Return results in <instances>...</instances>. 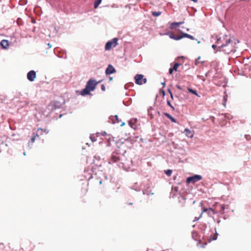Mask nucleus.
Listing matches in <instances>:
<instances>
[{
  "label": "nucleus",
  "mask_w": 251,
  "mask_h": 251,
  "mask_svg": "<svg viewBox=\"0 0 251 251\" xmlns=\"http://www.w3.org/2000/svg\"><path fill=\"white\" fill-rule=\"evenodd\" d=\"M143 194L144 195L146 194L148 195H149L150 194L153 195V193L151 192V191L147 188V189L145 190H143Z\"/></svg>",
  "instance_id": "19"
},
{
  "label": "nucleus",
  "mask_w": 251,
  "mask_h": 251,
  "mask_svg": "<svg viewBox=\"0 0 251 251\" xmlns=\"http://www.w3.org/2000/svg\"><path fill=\"white\" fill-rule=\"evenodd\" d=\"M101 89L102 91H104L105 90V87L104 84H102L101 86Z\"/></svg>",
  "instance_id": "36"
},
{
  "label": "nucleus",
  "mask_w": 251,
  "mask_h": 251,
  "mask_svg": "<svg viewBox=\"0 0 251 251\" xmlns=\"http://www.w3.org/2000/svg\"><path fill=\"white\" fill-rule=\"evenodd\" d=\"M212 48L214 50H215L216 49H217V46L216 45H215V44H213V45H212Z\"/></svg>",
  "instance_id": "39"
},
{
  "label": "nucleus",
  "mask_w": 251,
  "mask_h": 251,
  "mask_svg": "<svg viewBox=\"0 0 251 251\" xmlns=\"http://www.w3.org/2000/svg\"><path fill=\"white\" fill-rule=\"evenodd\" d=\"M102 0H96L94 2V7L97 8L99 4L100 3Z\"/></svg>",
  "instance_id": "23"
},
{
  "label": "nucleus",
  "mask_w": 251,
  "mask_h": 251,
  "mask_svg": "<svg viewBox=\"0 0 251 251\" xmlns=\"http://www.w3.org/2000/svg\"><path fill=\"white\" fill-rule=\"evenodd\" d=\"M202 179V176L201 175H195L192 176L187 177V182L189 183L191 182L195 183Z\"/></svg>",
  "instance_id": "4"
},
{
  "label": "nucleus",
  "mask_w": 251,
  "mask_h": 251,
  "mask_svg": "<svg viewBox=\"0 0 251 251\" xmlns=\"http://www.w3.org/2000/svg\"><path fill=\"white\" fill-rule=\"evenodd\" d=\"M164 115L168 119H169L172 122L175 123H176V120L174 117H173L170 114L168 113H164Z\"/></svg>",
  "instance_id": "15"
},
{
  "label": "nucleus",
  "mask_w": 251,
  "mask_h": 251,
  "mask_svg": "<svg viewBox=\"0 0 251 251\" xmlns=\"http://www.w3.org/2000/svg\"><path fill=\"white\" fill-rule=\"evenodd\" d=\"M170 96H171V99L173 100H174V96H173V94H171L170 95Z\"/></svg>",
  "instance_id": "45"
},
{
  "label": "nucleus",
  "mask_w": 251,
  "mask_h": 251,
  "mask_svg": "<svg viewBox=\"0 0 251 251\" xmlns=\"http://www.w3.org/2000/svg\"><path fill=\"white\" fill-rule=\"evenodd\" d=\"M131 189L135 190L136 191H140L141 190L140 185H139L138 183H135L131 187Z\"/></svg>",
  "instance_id": "13"
},
{
  "label": "nucleus",
  "mask_w": 251,
  "mask_h": 251,
  "mask_svg": "<svg viewBox=\"0 0 251 251\" xmlns=\"http://www.w3.org/2000/svg\"><path fill=\"white\" fill-rule=\"evenodd\" d=\"M160 35H169V37L171 39H173V38L174 37V36L175 35L173 34L171 32H166V33H163V34H161L160 33Z\"/></svg>",
  "instance_id": "22"
},
{
  "label": "nucleus",
  "mask_w": 251,
  "mask_h": 251,
  "mask_svg": "<svg viewBox=\"0 0 251 251\" xmlns=\"http://www.w3.org/2000/svg\"><path fill=\"white\" fill-rule=\"evenodd\" d=\"M101 183H102V182H101V181L100 180V184H101Z\"/></svg>",
  "instance_id": "56"
},
{
  "label": "nucleus",
  "mask_w": 251,
  "mask_h": 251,
  "mask_svg": "<svg viewBox=\"0 0 251 251\" xmlns=\"http://www.w3.org/2000/svg\"><path fill=\"white\" fill-rule=\"evenodd\" d=\"M23 154H24V155H25V152H24Z\"/></svg>",
  "instance_id": "55"
},
{
  "label": "nucleus",
  "mask_w": 251,
  "mask_h": 251,
  "mask_svg": "<svg viewBox=\"0 0 251 251\" xmlns=\"http://www.w3.org/2000/svg\"><path fill=\"white\" fill-rule=\"evenodd\" d=\"M90 90L85 86L84 89H83L81 92V95L82 96H85L90 94Z\"/></svg>",
  "instance_id": "14"
},
{
  "label": "nucleus",
  "mask_w": 251,
  "mask_h": 251,
  "mask_svg": "<svg viewBox=\"0 0 251 251\" xmlns=\"http://www.w3.org/2000/svg\"><path fill=\"white\" fill-rule=\"evenodd\" d=\"M129 205H132V203L130 202L129 203Z\"/></svg>",
  "instance_id": "54"
},
{
  "label": "nucleus",
  "mask_w": 251,
  "mask_h": 251,
  "mask_svg": "<svg viewBox=\"0 0 251 251\" xmlns=\"http://www.w3.org/2000/svg\"><path fill=\"white\" fill-rule=\"evenodd\" d=\"M207 214L209 216H211L212 215L215 214L214 210L211 208V211H208Z\"/></svg>",
  "instance_id": "28"
},
{
  "label": "nucleus",
  "mask_w": 251,
  "mask_h": 251,
  "mask_svg": "<svg viewBox=\"0 0 251 251\" xmlns=\"http://www.w3.org/2000/svg\"><path fill=\"white\" fill-rule=\"evenodd\" d=\"M161 14L160 12H152V16H159Z\"/></svg>",
  "instance_id": "35"
},
{
  "label": "nucleus",
  "mask_w": 251,
  "mask_h": 251,
  "mask_svg": "<svg viewBox=\"0 0 251 251\" xmlns=\"http://www.w3.org/2000/svg\"><path fill=\"white\" fill-rule=\"evenodd\" d=\"M220 222H221V221H220V220H218V221H217V223H218V224H219V223H220Z\"/></svg>",
  "instance_id": "50"
},
{
  "label": "nucleus",
  "mask_w": 251,
  "mask_h": 251,
  "mask_svg": "<svg viewBox=\"0 0 251 251\" xmlns=\"http://www.w3.org/2000/svg\"><path fill=\"white\" fill-rule=\"evenodd\" d=\"M188 91L190 92V93H191L192 94L196 95V96H197L198 97H200L201 96L198 94V93L197 92V91L193 89H191L190 88H188L187 89Z\"/></svg>",
  "instance_id": "18"
},
{
  "label": "nucleus",
  "mask_w": 251,
  "mask_h": 251,
  "mask_svg": "<svg viewBox=\"0 0 251 251\" xmlns=\"http://www.w3.org/2000/svg\"><path fill=\"white\" fill-rule=\"evenodd\" d=\"M100 81H96V80L92 79H90L87 82L86 86L88 87V88L91 91H94L97 84L100 83Z\"/></svg>",
  "instance_id": "3"
},
{
  "label": "nucleus",
  "mask_w": 251,
  "mask_h": 251,
  "mask_svg": "<svg viewBox=\"0 0 251 251\" xmlns=\"http://www.w3.org/2000/svg\"><path fill=\"white\" fill-rule=\"evenodd\" d=\"M44 132H45L46 134H48L49 133V130L47 129H45L44 130Z\"/></svg>",
  "instance_id": "41"
},
{
  "label": "nucleus",
  "mask_w": 251,
  "mask_h": 251,
  "mask_svg": "<svg viewBox=\"0 0 251 251\" xmlns=\"http://www.w3.org/2000/svg\"><path fill=\"white\" fill-rule=\"evenodd\" d=\"M184 23V22H174L171 24L170 28L171 29H176L179 25Z\"/></svg>",
  "instance_id": "9"
},
{
  "label": "nucleus",
  "mask_w": 251,
  "mask_h": 251,
  "mask_svg": "<svg viewBox=\"0 0 251 251\" xmlns=\"http://www.w3.org/2000/svg\"><path fill=\"white\" fill-rule=\"evenodd\" d=\"M180 65L179 63H175L173 67H171L169 70L170 74H172L174 71H177L178 67Z\"/></svg>",
  "instance_id": "8"
},
{
  "label": "nucleus",
  "mask_w": 251,
  "mask_h": 251,
  "mask_svg": "<svg viewBox=\"0 0 251 251\" xmlns=\"http://www.w3.org/2000/svg\"><path fill=\"white\" fill-rule=\"evenodd\" d=\"M185 131L186 133V135L187 136L190 137H192L193 136V134H192L191 130H190L189 129L185 128Z\"/></svg>",
  "instance_id": "21"
},
{
  "label": "nucleus",
  "mask_w": 251,
  "mask_h": 251,
  "mask_svg": "<svg viewBox=\"0 0 251 251\" xmlns=\"http://www.w3.org/2000/svg\"><path fill=\"white\" fill-rule=\"evenodd\" d=\"M226 98L224 97V101H223V104L225 106L226 105Z\"/></svg>",
  "instance_id": "37"
},
{
  "label": "nucleus",
  "mask_w": 251,
  "mask_h": 251,
  "mask_svg": "<svg viewBox=\"0 0 251 251\" xmlns=\"http://www.w3.org/2000/svg\"><path fill=\"white\" fill-rule=\"evenodd\" d=\"M43 132V129L41 128H38L37 130V133L35 134H38V136L39 135H42Z\"/></svg>",
  "instance_id": "25"
},
{
  "label": "nucleus",
  "mask_w": 251,
  "mask_h": 251,
  "mask_svg": "<svg viewBox=\"0 0 251 251\" xmlns=\"http://www.w3.org/2000/svg\"><path fill=\"white\" fill-rule=\"evenodd\" d=\"M64 58H65V59H66V58H67V55H65V56L64 57Z\"/></svg>",
  "instance_id": "52"
},
{
  "label": "nucleus",
  "mask_w": 251,
  "mask_h": 251,
  "mask_svg": "<svg viewBox=\"0 0 251 251\" xmlns=\"http://www.w3.org/2000/svg\"><path fill=\"white\" fill-rule=\"evenodd\" d=\"M218 48V49L217 50V52L223 51L226 54L235 51L234 46L230 38L226 41L225 44H223L221 46H219Z\"/></svg>",
  "instance_id": "1"
},
{
  "label": "nucleus",
  "mask_w": 251,
  "mask_h": 251,
  "mask_svg": "<svg viewBox=\"0 0 251 251\" xmlns=\"http://www.w3.org/2000/svg\"><path fill=\"white\" fill-rule=\"evenodd\" d=\"M168 92H169L170 95H171V94H173L171 90L170 89H168Z\"/></svg>",
  "instance_id": "42"
},
{
  "label": "nucleus",
  "mask_w": 251,
  "mask_h": 251,
  "mask_svg": "<svg viewBox=\"0 0 251 251\" xmlns=\"http://www.w3.org/2000/svg\"><path fill=\"white\" fill-rule=\"evenodd\" d=\"M201 64H203V63H204V61H201Z\"/></svg>",
  "instance_id": "53"
},
{
  "label": "nucleus",
  "mask_w": 251,
  "mask_h": 251,
  "mask_svg": "<svg viewBox=\"0 0 251 251\" xmlns=\"http://www.w3.org/2000/svg\"><path fill=\"white\" fill-rule=\"evenodd\" d=\"M217 236H218V233L217 232H216V233L212 237V239H211V238H210V241H211V240H216L217 239Z\"/></svg>",
  "instance_id": "32"
},
{
  "label": "nucleus",
  "mask_w": 251,
  "mask_h": 251,
  "mask_svg": "<svg viewBox=\"0 0 251 251\" xmlns=\"http://www.w3.org/2000/svg\"><path fill=\"white\" fill-rule=\"evenodd\" d=\"M136 120H130L128 122V124L131 126V127L134 128H135V127H134V126H135L134 123L136 122Z\"/></svg>",
  "instance_id": "20"
},
{
  "label": "nucleus",
  "mask_w": 251,
  "mask_h": 251,
  "mask_svg": "<svg viewBox=\"0 0 251 251\" xmlns=\"http://www.w3.org/2000/svg\"><path fill=\"white\" fill-rule=\"evenodd\" d=\"M165 173L167 176H171L172 174V170L168 169L165 171Z\"/></svg>",
  "instance_id": "26"
},
{
  "label": "nucleus",
  "mask_w": 251,
  "mask_h": 251,
  "mask_svg": "<svg viewBox=\"0 0 251 251\" xmlns=\"http://www.w3.org/2000/svg\"><path fill=\"white\" fill-rule=\"evenodd\" d=\"M31 20H32V23H35V22L33 21V20L32 19H31Z\"/></svg>",
  "instance_id": "51"
},
{
  "label": "nucleus",
  "mask_w": 251,
  "mask_h": 251,
  "mask_svg": "<svg viewBox=\"0 0 251 251\" xmlns=\"http://www.w3.org/2000/svg\"><path fill=\"white\" fill-rule=\"evenodd\" d=\"M37 137H38V134H35V132H33L32 134V137H31L30 141L29 142L28 144L29 145L30 143L32 144L35 141V138Z\"/></svg>",
  "instance_id": "17"
},
{
  "label": "nucleus",
  "mask_w": 251,
  "mask_h": 251,
  "mask_svg": "<svg viewBox=\"0 0 251 251\" xmlns=\"http://www.w3.org/2000/svg\"><path fill=\"white\" fill-rule=\"evenodd\" d=\"M60 106L61 103L59 101H53L49 105V107H51L52 110L54 109V107L59 108Z\"/></svg>",
  "instance_id": "10"
},
{
  "label": "nucleus",
  "mask_w": 251,
  "mask_h": 251,
  "mask_svg": "<svg viewBox=\"0 0 251 251\" xmlns=\"http://www.w3.org/2000/svg\"><path fill=\"white\" fill-rule=\"evenodd\" d=\"M144 76L142 75H136L135 76V83L139 85H141L143 84L142 80H144V83H146L147 81L146 78H143Z\"/></svg>",
  "instance_id": "5"
},
{
  "label": "nucleus",
  "mask_w": 251,
  "mask_h": 251,
  "mask_svg": "<svg viewBox=\"0 0 251 251\" xmlns=\"http://www.w3.org/2000/svg\"><path fill=\"white\" fill-rule=\"evenodd\" d=\"M161 84L163 85V87H164L165 86V82H162Z\"/></svg>",
  "instance_id": "46"
},
{
  "label": "nucleus",
  "mask_w": 251,
  "mask_h": 251,
  "mask_svg": "<svg viewBox=\"0 0 251 251\" xmlns=\"http://www.w3.org/2000/svg\"><path fill=\"white\" fill-rule=\"evenodd\" d=\"M161 92H162L163 96H164L165 95V92L164 90H162Z\"/></svg>",
  "instance_id": "44"
},
{
  "label": "nucleus",
  "mask_w": 251,
  "mask_h": 251,
  "mask_svg": "<svg viewBox=\"0 0 251 251\" xmlns=\"http://www.w3.org/2000/svg\"><path fill=\"white\" fill-rule=\"evenodd\" d=\"M90 139L92 142L96 141V140L95 139V138L94 137L90 136Z\"/></svg>",
  "instance_id": "38"
},
{
  "label": "nucleus",
  "mask_w": 251,
  "mask_h": 251,
  "mask_svg": "<svg viewBox=\"0 0 251 251\" xmlns=\"http://www.w3.org/2000/svg\"><path fill=\"white\" fill-rule=\"evenodd\" d=\"M114 118L115 120H112V122L113 124L119 123L120 122L118 116L117 115H115Z\"/></svg>",
  "instance_id": "24"
},
{
  "label": "nucleus",
  "mask_w": 251,
  "mask_h": 251,
  "mask_svg": "<svg viewBox=\"0 0 251 251\" xmlns=\"http://www.w3.org/2000/svg\"><path fill=\"white\" fill-rule=\"evenodd\" d=\"M116 72V69L114 67L111 65L109 64L105 70V73L106 75H110L112 74L115 73Z\"/></svg>",
  "instance_id": "7"
},
{
  "label": "nucleus",
  "mask_w": 251,
  "mask_h": 251,
  "mask_svg": "<svg viewBox=\"0 0 251 251\" xmlns=\"http://www.w3.org/2000/svg\"><path fill=\"white\" fill-rule=\"evenodd\" d=\"M3 49H6L9 46V43L7 40H2L0 43Z\"/></svg>",
  "instance_id": "12"
},
{
  "label": "nucleus",
  "mask_w": 251,
  "mask_h": 251,
  "mask_svg": "<svg viewBox=\"0 0 251 251\" xmlns=\"http://www.w3.org/2000/svg\"><path fill=\"white\" fill-rule=\"evenodd\" d=\"M125 125V123L123 122L122 124L121 125V126H123Z\"/></svg>",
  "instance_id": "48"
},
{
  "label": "nucleus",
  "mask_w": 251,
  "mask_h": 251,
  "mask_svg": "<svg viewBox=\"0 0 251 251\" xmlns=\"http://www.w3.org/2000/svg\"><path fill=\"white\" fill-rule=\"evenodd\" d=\"M118 160H119V157L116 155L112 154L109 160V163L110 164L115 163L117 162Z\"/></svg>",
  "instance_id": "11"
},
{
  "label": "nucleus",
  "mask_w": 251,
  "mask_h": 251,
  "mask_svg": "<svg viewBox=\"0 0 251 251\" xmlns=\"http://www.w3.org/2000/svg\"><path fill=\"white\" fill-rule=\"evenodd\" d=\"M167 104H168V105H169L171 108H172L173 110H174V109H175L174 107H173V106L172 105V104H171V102H170V100H167Z\"/></svg>",
  "instance_id": "33"
},
{
  "label": "nucleus",
  "mask_w": 251,
  "mask_h": 251,
  "mask_svg": "<svg viewBox=\"0 0 251 251\" xmlns=\"http://www.w3.org/2000/svg\"><path fill=\"white\" fill-rule=\"evenodd\" d=\"M118 38H114L110 41H108L105 46V50H109L112 48L115 47L118 44Z\"/></svg>",
  "instance_id": "2"
},
{
  "label": "nucleus",
  "mask_w": 251,
  "mask_h": 251,
  "mask_svg": "<svg viewBox=\"0 0 251 251\" xmlns=\"http://www.w3.org/2000/svg\"><path fill=\"white\" fill-rule=\"evenodd\" d=\"M48 46H49V47L50 48L51 47V45L50 44V43H48Z\"/></svg>",
  "instance_id": "47"
},
{
  "label": "nucleus",
  "mask_w": 251,
  "mask_h": 251,
  "mask_svg": "<svg viewBox=\"0 0 251 251\" xmlns=\"http://www.w3.org/2000/svg\"><path fill=\"white\" fill-rule=\"evenodd\" d=\"M201 59V56H199L198 57L197 59H196L195 61V64L196 65H198V64L199 63H200V62L199 61V60Z\"/></svg>",
  "instance_id": "34"
},
{
  "label": "nucleus",
  "mask_w": 251,
  "mask_h": 251,
  "mask_svg": "<svg viewBox=\"0 0 251 251\" xmlns=\"http://www.w3.org/2000/svg\"><path fill=\"white\" fill-rule=\"evenodd\" d=\"M176 87L179 90H181L182 89V87L179 85H176Z\"/></svg>",
  "instance_id": "40"
},
{
  "label": "nucleus",
  "mask_w": 251,
  "mask_h": 251,
  "mask_svg": "<svg viewBox=\"0 0 251 251\" xmlns=\"http://www.w3.org/2000/svg\"><path fill=\"white\" fill-rule=\"evenodd\" d=\"M113 80V77H109V80L110 81H112Z\"/></svg>",
  "instance_id": "49"
},
{
  "label": "nucleus",
  "mask_w": 251,
  "mask_h": 251,
  "mask_svg": "<svg viewBox=\"0 0 251 251\" xmlns=\"http://www.w3.org/2000/svg\"><path fill=\"white\" fill-rule=\"evenodd\" d=\"M181 37H182V38L185 37V38H187L190 39L191 40H194L195 39L194 37H193V36H192V35H191L190 34H188V33H184V32H182Z\"/></svg>",
  "instance_id": "16"
},
{
  "label": "nucleus",
  "mask_w": 251,
  "mask_h": 251,
  "mask_svg": "<svg viewBox=\"0 0 251 251\" xmlns=\"http://www.w3.org/2000/svg\"><path fill=\"white\" fill-rule=\"evenodd\" d=\"M211 211V208H203V210H202V211L201 213V215H200V217H201V215H202V213H203V212H207V211Z\"/></svg>",
  "instance_id": "29"
},
{
  "label": "nucleus",
  "mask_w": 251,
  "mask_h": 251,
  "mask_svg": "<svg viewBox=\"0 0 251 251\" xmlns=\"http://www.w3.org/2000/svg\"><path fill=\"white\" fill-rule=\"evenodd\" d=\"M215 36L217 38L216 43L218 44L221 39V37L218 38L217 36H215V35H211V38H213Z\"/></svg>",
  "instance_id": "31"
},
{
  "label": "nucleus",
  "mask_w": 251,
  "mask_h": 251,
  "mask_svg": "<svg viewBox=\"0 0 251 251\" xmlns=\"http://www.w3.org/2000/svg\"><path fill=\"white\" fill-rule=\"evenodd\" d=\"M220 208H221L220 210V213L223 214L224 213V210L225 209V205L224 204L220 205Z\"/></svg>",
  "instance_id": "27"
},
{
  "label": "nucleus",
  "mask_w": 251,
  "mask_h": 251,
  "mask_svg": "<svg viewBox=\"0 0 251 251\" xmlns=\"http://www.w3.org/2000/svg\"><path fill=\"white\" fill-rule=\"evenodd\" d=\"M200 217H199L198 218H197L196 217V218H195V219L193 220V222L197 221V220H198L200 219Z\"/></svg>",
  "instance_id": "43"
},
{
  "label": "nucleus",
  "mask_w": 251,
  "mask_h": 251,
  "mask_svg": "<svg viewBox=\"0 0 251 251\" xmlns=\"http://www.w3.org/2000/svg\"><path fill=\"white\" fill-rule=\"evenodd\" d=\"M36 76V72L34 70L30 71L27 74V78L31 82L34 80Z\"/></svg>",
  "instance_id": "6"
},
{
  "label": "nucleus",
  "mask_w": 251,
  "mask_h": 251,
  "mask_svg": "<svg viewBox=\"0 0 251 251\" xmlns=\"http://www.w3.org/2000/svg\"><path fill=\"white\" fill-rule=\"evenodd\" d=\"M182 38V37H181V36L175 35L174 37L173 38V39L175 40H179Z\"/></svg>",
  "instance_id": "30"
}]
</instances>
